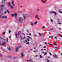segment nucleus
<instances>
[{"label": "nucleus", "mask_w": 62, "mask_h": 62, "mask_svg": "<svg viewBox=\"0 0 62 62\" xmlns=\"http://www.w3.org/2000/svg\"><path fill=\"white\" fill-rule=\"evenodd\" d=\"M50 14H52V13H53V14H54L55 15V16H56L57 15V13L56 12H55L54 11H51L50 12Z\"/></svg>", "instance_id": "f257e3e1"}, {"label": "nucleus", "mask_w": 62, "mask_h": 62, "mask_svg": "<svg viewBox=\"0 0 62 62\" xmlns=\"http://www.w3.org/2000/svg\"><path fill=\"white\" fill-rule=\"evenodd\" d=\"M0 18L1 19H7L8 17L7 16H0Z\"/></svg>", "instance_id": "f03ea898"}, {"label": "nucleus", "mask_w": 62, "mask_h": 62, "mask_svg": "<svg viewBox=\"0 0 62 62\" xmlns=\"http://www.w3.org/2000/svg\"><path fill=\"white\" fill-rule=\"evenodd\" d=\"M19 23H23V19L22 17H21L20 18Z\"/></svg>", "instance_id": "7ed1b4c3"}, {"label": "nucleus", "mask_w": 62, "mask_h": 62, "mask_svg": "<svg viewBox=\"0 0 62 62\" xmlns=\"http://www.w3.org/2000/svg\"><path fill=\"white\" fill-rule=\"evenodd\" d=\"M21 57L22 58H23V56L24 55V54H23V53H21Z\"/></svg>", "instance_id": "20e7f679"}, {"label": "nucleus", "mask_w": 62, "mask_h": 62, "mask_svg": "<svg viewBox=\"0 0 62 62\" xmlns=\"http://www.w3.org/2000/svg\"><path fill=\"white\" fill-rule=\"evenodd\" d=\"M5 0H2V4H4L5 3Z\"/></svg>", "instance_id": "39448f33"}, {"label": "nucleus", "mask_w": 62, "mask_h": 62, "mask_svg": "<svg viewBox=\"0 0 62 62\" xmlns=\"http://www.w3.org/2000/svg\"><path fill=\"white\" fill-rule=\"evenodd\" d=\"M8 6H9V7H10L11 5H10V3L9 2H8V4H7Z\"/></svg>", "instance_id": "423d86ee"}, {"label": "nucleus", "mask_w": 62, "mask_h": 62, "mask_svg": "<svg viewBox=\"0 0 62 62\" xmlns=\"http://www.w3.org/2000/svg\"><path fill=\"white\" fill-rule=\"evenodd\" d=\"M53 57H55V58H58V57H57V55H55V56L53 55Z\"/></svg>", "instance_id": "0eeeda50"}, {"label": "nucleus", "mask_w": 62, "mask_h": 62, "mask_svg": "<svg viewBox=\"0 0 62 62\" xmlns=\"http://www.w3.org/2000/svg\"><path fill=\"white\" fill-rule=\"evenodd\" d=\"M7 44L6 42H3L2 43V45H6Z\"/></svg>", "instance_id": "6e6552de"}, {"label": "nucleus", "mask_w": 62, "mask_h": 62, "mask_svg": "<svg viewBox=\"0 0 62 62\" xmlns=\"http://www.w3.org/2000/svg\"><path fill=\"white\" fill-rule=\"evenodd\" d=\"M8 49L9 51H11V49H10V47H8Z\"/></svg>", "instance_id": "1a4fd4ad"}, {"label": "nucleus", "mask_w": 62, "mask_h": 62, "mask_svg": "<svg viewBox=\"0 0 62 62\" xmlns=\"http://www.w3.org/2000/svg\"><path fill=\"white\" fill-rule=\"evenodd\" d=\"M18 47H16V52H18Z\"/></svg>", "instance_id": "9d476101"}, {"label": "nucleus", "mask_w": 62, "mask_h": 62, "mask_svg": "<svg viewBox=\"0 0 62 62\" xmlns=\"http://www.w3.org/2000/svg\"><path fill=\"white\" fill-rule=\"evenodd\" d=\"M21 31H20L18 32V33L17 34L18 35H19L18 36H19V35H20V34H21Z\"/></svg>", "instance_id": "9b49d317"}, {"label": "nucleus", "mask_w": 62, "mask_h": 62, "mask_svg": "<svg viewBox=\"0 0 62 62\" xmlns=\"http://www.w3.org/2000/svg\"><path fill=\"white\" fill-rule=\"evenodd\" d=\"M43 53L44 54V55H46V54H47V52H43Z\"/></svg>", "instance_id": "f8f14e48"}, {"label": "nucleus", "mask_w": 62, "mask_h": 62, "mask_svg": "<svg viewBox=\"0 0 62 62\" xmlns=\"http://www.w3.org/2000/svg\"><path fill=\"white\" fill-rule=\"evenodd\" d=\"M15 17L16 18V19H17V20H18V16H15Z\"/></svg>", "instance_id": "ddd939ff"}, {"label": "nucleus", "mask_w": 62, "mask_h": 62, "mask_svg": "<svg viewBox=\"0 0 62 62\" xmlns=\"http://www.w3.org/2000/svg\"><path fill=\"white\" fill-rule=\"evenodd\" d=\"M10 7H11V9H13V6L12 5H11Z\"/></svg>", "instance_id": "4468645a"}, {"label": "nucleus", "mask_w": 62, "mask_h": 62, "mask_svg": "<svg viewBox=\"0 0 62 62\" xmlns=\"http://www.w3.org/2000/svg\"><path fill=\"white\" fill-rule=\"evenodd\" d=\"M14 15H15V16H17L18 15L17 14V13H15L14 14Z\"/></svg>", "instance_id": "2eb2a0df"}, {"label": "nucleus", "mask_w": 62, "mask_h": 62, "mask_svg": "<svg viewBox=\"0 0 62 62\" xmlns=\"http://www.w3.org/2000/svg\"><path fill=\"white\" fill-rule=\"evenodd\" d=\"M23 20H24L26 18V16H23Z\"/></svg>", "instance_id": "dca6fc26"}, {"label": "nucleus", "mask_w": 62, "mask_h": 62, "mask_svg": "<svg viewBox=\"0 0 62 62\" xmlns=\"http://www.w3.org/2000/svg\"><path fill=\"white\" fill-rule=\"evenodd\" d=\"M23 35H24V38H23V39H25V35H24V33H23Z\"/></svg>", "instance_id": "f3484780"}, {"label": "nucleus", "mask_w": 62, "mask_h": 62, "mask_svg": "<svg viewBox=\"0 0 62 62\" xmlns=\"http://www.w3.org/2000/svg\"><path fill=\"white\" fill-rule=\"evenodd\" d=\"M14 1H12V4H13V6H14V5H15V4H14L13 3H14Z\"/></svg>", "instance_id": "a211bd4d"}, {"label": "nucleus", "mask_w": 62, "mask_h": 62, "mask_svg": "<svg viewBox=\"0 0 62 62\" xmlns=\"http://www.w3.org/2000/svg\"><path fill=\"white\" fill-rule=\"evenodd\" d=\"M43 58V57H42V56L41 55H40V58Z\"/></svg>", "instance_id": "6ab92c4d"}, {"label": "nucleus", "mask_w": 62, "mask_h": 62, "mask_svg": "<svg viewBox=\"0 0 62 62\" xmlns=\"http://www.w3.org/2000/svg\"><path fill=\"white\" fill-rule=\"evenodd\" d=\"M31 25H32V26H33V25H34L33 24V22H31Z\"/></svg>", "instance_id": "aec40b11"}, {"label": "nucleus", "mask_w": 62, "mask_h": 62, "mask_svg": "<svg viewBox=\"0 0 62 62\" xmlns=\"http://www.w3.org/2000/svg\"><path fill=\"white\" fill-rule=\"evenodd\" d=\"M15 35L16 37V39H18V37H17V34L16 33H15Z\"/></svg>", "instance_id": "412c9836"}, {"label": "nucleus", "mask_w": 62, "mask_h": 62, "mask_svg": "<svg viewBox=\"0 0 62 62\" xmlns=\"http://www.w3.org/2000/svg\"><path fill=\"white\" fill-rule=\"evenodd\" d=\"M42 3H46V1H42Z\"/></svg>", "instance_id": "4be33fe9"}, {"label": "nucleus", "mask_w": 62, "mask_h": 62, "mask_svg": "<svg viewBox=\"0 0 62 62\" xmlns=\"http://www.w3.org/2000/svg\"><path fill=\"white\" fill-rule=\"evenodd\" d=\"M59 12L60 13H62V11H60V10H59Z\"/></svg>", "instance_id": "5701e85b"}, {"label": "nucleus", "mask_w": 62, "mask_h": 62, "mask_svg": "<svg viewBox=\"0 0 62 62\" xmlns=\"http://www.w3.org/2000/svg\"><path fill=\"white\" fill-rule=\"evenodd\" d=\"M18 49L19 48H21V46H18Z\"/></svg>", "instance_id": "b1692460"}, {"label": "nucleus", "mask_w": 62, "mask_h": 62, "mask_svg": "<svg viewBox=\"0 0 62 62\" xmlns=\"http://www.w3.org/2000/svg\"><path fill=\"white\" fill-rule=\"evenodd\" d=\"M8 58H12V57L11 56H8Z\"/></svg>", "instance_id": "393cba45"}, {"label": "nucleus", "mask_w": 62, "mask_h": 62, "mask_svg": "<svg viewBox=\"0 0 62 62\" xmlns=\"http://www.w3.org/2000/svg\"><path fill=\"white\" fill-rule=\"evenodd\" d=\"M38 17H39V16H35V18H38Z\"/></svg>", "instance_id": "a878e982"}, {"label": "nucleus", "mask_w": 62, "mask_h": 62, "mask_svg": "<svg viewBox=\"0 0 62 62\" xmlns=\"http://www.w3.org/2000/svg\"><path fill=\"white\" fill-rule=\"evenodd\" d=\"M36 11H37L38 12L39 11V9H37L36 10Z\"/></svg>", "instance_id": "bb28decb"}, {"label": "nucleus", "mask_w": 62, "mask_h": 62, "mask_svg": "<svg viewBox=\"0 0 62 62\" xmlns=\"http://www.w3.org/2000/svg\"><path fill=\"white\" fill-rule=\"evenodd\" d=\"M58 22L59 23V24H61V23H60V22H59V21H58Z\"/></svg>", "instance_id": "cd10ccee"}, {"label": "nucleus", "mask_w": 62, "mask_h": 62, "mask_svg": "<svg viewBox=\"0 0 62 62\" xmlns=\"http://www.w3.org/2000/svg\"><path fill=\"white\" fill-rule=\"evenodd\" d=\"M25 41L26 42H27V40H25V41H24V43H25Z\"/></svg>", "instance_id": "c85d7f7f"}, {"label": "nucleus", "mask_w": 62, "mask_h": 62, "mask_svg": "<svg viewBox=\"0 0 62 62\" xmlns=\"http://www.w3.org/2000/svg\"><path fill=\"white\" fill-rule=\"evenodd\" d=\"M34 52H38V50H35V51H34Z\"/></svg>", "instance_id": "c756f323"}, {"label": "nucleus", "mask_w": 62, "mask_h": 62, "mask_svg": "<svg viewBox=\"0 0 62 62\" xmlns=\"http://www.w3.org/2000/svg\"><path fill=\"white\" fill-rule=\"evenodd\" d=\"M50 21H51V22H52V23H53V20L52 19H51L50 20Z\"/></svg>", "instance_id": "7c9ffc66"}, {"label": "nucleus", "mask_w": 62, "mask_h": 62, "mask_svg": "<svg viewBox=\"0 0 62 62\" xmlns=\"http://www.w3.org/2000/svg\"><path fill=\"white\" fill-rule=\"evenodd\" d=\"M37 23V22L36 21L35 22L34 24H36Z\"/></svg>", "instance_id": "2f4dec72"}, {"label": "nucleus", "mask_w": 62, "mask_h": 62, "mask_svg": "<svg viewBox=\"0 0 62 62\" xmlns=\"http://www.w3.org/2000/svg\"><path fill=\"white\" fill-rule=\"evenodd\" d=\"M60 37H62V36L61 35V34H59Z\"/></svg>", "instance_id": "473e14b6"}, {"label": "nucleus", "mask_w": 62, "mask_h": 62, "mask_svg": "<svg viewBox=\"0 0 62 62\" xmlns=\"http://www.w3.org/2000/svg\"><path fill=\"white\" fill-rule=\"evenodd\" d=\"M3 9L2 8H1V11H3Z\"/></svg>", "instance_id": "72a5a7b5"}, {"label": "nucleus", "mask_w": 62, "mask_h": 62, "mask_svg": "<svg viewBox=\"0 0 62 62\" xmlns=\"http://www.w3.org/2000/svg\"><path fill=\"white\" fill-rule=\"evenodd\" d=\"M6 11H7V12L8 13H9V12L8 10H6Z\"/></svg>", "instance_id": "f704fd0d"}, {"label": "nucleus", "mask_w": 62, "mask_h": 62, "mask_svg": "<svg viewBox=\"0 0 62 62\" xmlns=\"http://www.w3.org/2000/svg\"><path fill=\"white\" fill-rule=\"evenodd\" d=\"M29 62V61H30V60H26V62Z\"/></svg>", "instance_id": "c9c22d12"}, {"label": "nucleus", "mask_w": 62, "mask_h": 62, "mask_svg": "<svg viewBox=\"0 0 62 62\" xmlns=\"http://www.w3.org/2000/svg\"><path fill=\"white\" fill-rule=\"evenodd\" d=\"M38 55H36L34 56V57H38Z\"/></svg>", "instance_id": "e433bc0d"}, {"label": "nucleus", "mask_w": 62, "mask_h": 62, "mask_svg": "<svg viewBox=\"0 0 62 62\" xmlns=\"http://www.w3.org/2000/svg\"><path fill=\"white\" fill-rule=\"evenodd\" d=\"M17 58V57H13V59H15L16 58Z\"/></svg>", "instance_id": "4c0bfd02"}, {"label": "nucleus", "mask_w": 62, "mask_h": 62, "mask_svg": "<svg viewBox=\"0 0 62 62\" xmlns=\"http://www.w3.org/2000/svg\"><path fill=\"white\" fill-rule=\"evenodd\" d=\"M39 36H41V34L40 33H39Z\"/></svg>", "instance_id": "58836bf2"}, {"label": "nucleus", "mask_w": 62, "mask_h": 62, "mask_svg": "<svg viewBox=\"0 0 62 62\" xmlns=\"http://www.w3.org/2000/svg\"><path fill=\"white\" fill-rule=\"evenodd\" d=\"M7 42H8V38H7Z\"/></svg>", "instance_id": "ea45409f"}, {"label": "nucleus", "mask_w": 62, "mask_h": 62, "mask_svg": "<svg viewBox=\"0 0 62 62\" xmlns=\"http://www.w3.org/2000/svg\"><path fill=\"white\" fill-rule=\"evenodd\" d=\"M23 16H25V15H27V14H23Z\"/></svg>", "instance_id": "a19ab883"}, {"label": "nucleus", "mask_w": 62, "mask_h": 62, "mask_svg": "<svg viewBox=\"0 0 62 62\" xmlns=\"http://www.w3.org/2000/svg\"><path fill=\"white\" fill-rule=\"evenodd\" d=\"M3 35H5V32H3Z\"/></svg>", "instance_id": "79ce46f5"}, {"label": "nucleus", "mask_w": 62, "mask_h": 62, "mask_svg": "<svg viewBox=\"0 0 62 62\" xmlns=\"http://www.w3.org/2000/svg\"><path fill=\"white\" fill-rule=\"evenodd\" d=\"M42 28H43V29H44L45 28V27L43 26L42 27Z\"/></svg>", "instance_id": "37998d69"}, {"label": "nucleus", "mask_w": 62, "mask_h": 62, "mask_svg": "<svg viewBox=\"0 0 62 62\" xmlns=\"http://www.w3.org/2000/svg\"><path fill=\"white\" fill-rule=\"evenodd\" d=\"M2 45V43H0V45Z\"/></svg>", "instance_id": "c03bdc74"}, {"label": "nucleus", "mask_w": 62, "mask_h": 62, "mask_svg": "<svg viewBox=\"0 0 62 62\" xmlns=\"http://www.w3.org/2000/svg\"><path fill=\"white\" fill-rule=\"evenodd\" d=\"M3 6H4V5H1L0 6V7H3Z\"/></svg>", "instance_id": "a18cd8bd"}, {"label": "nucleus", "mask_w": 62, "mask_h": 62, "mask_svg": "<svg viewBox=\"0 0 62 62\" xmlns=\"http://www.w3.org/2000/svg\"><path fill=\"white\" fill-rule=\"evenodd\" d=\"M56 44H57L55 43L54 44V45H56Z\"/></svg>", "instance_id": "49530a36"}, {"label": "nucleus", "mask_w": 62, "mask_h": 62, "mask_svg": "<svg viewBox=\"0 0 62 62\" xmlns=\"http://www.w3.org/2000/svg\"><path fill=\"white\" fill-rule=\"evenodd\" d=\"M52 38V36H50L49 37V38Z\"/></svg>", "instance_id": "de8ad7c7"}, {"label": "nucleus", "mask_w": 62, "mask_h": 62, "mask_svg": "<svg viewBox=\"0 0 62 62\" xmlns=\"http://www.w3.org/2000/svg\"><path fill=\"white\" fill-rule=\"evenodd\" d=\"M9 33H11V31H9Z\"/></svg>", "instance_id": "09e8293b"}, {"label": "nucleus", "mask_w": 62, "mask_h": 62, "mask_svg": "<svg viewBox=\"0 0 62 62\" xmlns=\"http://www.w3.org/2000/svg\"><path fill=\"white\" fill-rule=\"evenodd\" d=\"M54 38H55V39H57V37H54Z\"/></svg>", "instance_id": "8fccbe9b"}, {"label": "nucleus", "mask_w": 62, "mask_h": 62, "mask_svg": "<svg viewBox=\"0 0 62 62\" xmlns=\"http://www.w3.org/2000/svg\"><path fill=\"white\" fill-rule=\"evenodd\" d=\"M45 44H47V43L46 42H45Z\"/></svg>", "instance_id": "3c124183"}, {"label": "nucleus", "mask_w": 62, "mask_h": 62, "mask_svg": "<svg viewBox=\"0 0 62 62\" xmlns=\"http://www.w3.org/2000/svg\"><path fill=\"white\" fill-rule=\"evenodd\" d=\"M9 39H11V36H10L9 37Z\"/></svg>", "instance_id": "603ef678"}, {"label": "nucleus", "mask_w": 62, "mask_h": 62, "mask_svg": "<svg viewBox=\"0 0 62 62\" xmlns=\"http://www.w3.org/2000/svg\"><path fill=\"white\" fill-rule=\"evenodd\" d=\"M49 54L50 55H52V54H51L50 53H49Z\"/></svg>", "instance_id": "864d4df0"}, {"label": "nucleus", "mask_w": 62, "mask_h": 62, "mask_svg": "<svg viewBox=\"0 0 62 62\" xmlns=\"http://www.w3.org/2000/svg\"><path fill=\"white\" fill-rule=\"evenodd\" d=\"M54 48H56V49H57V47H55Z\"/></svg>", "instance_id": "5fc2aeb1"}, {"label": "nucleus", "mask_w": 62, "mask_h": 62, "mask_svg": "<svg viewBox=\"0 0 62 62\" xmlns=\"http://www.w3.org/2000/svg\"><path fill=\"white\" fill-rule=\"evenodd\" d=\"M21 39L22 40L23 39V37H21Z\"/></svg>", "instance_id": "6e6d98bb"}, {"label": "nucleus", "mask_w": 62, "mask_h": 62, "mask_svg": "<svg viewBox=\"0 0 62 62\" xmlns=\"http://www.w3.org/2000/svg\"><path fill=\"white\" fill-rule=\"evenodd\" d=\"M27 39L28 40V41H29V39Z\"/></svg>", "instance_id": "4d7b16f0"}, {"label": "nucleus", "mask_w": 62, "mask_h": 62, "mask_svg": "<svg viewBox=\"0 0 62 62\" xmlns=\"http://www.w3.org/2000/svg\"><path fill=\"white\" fill-rule=\"evenodd\" d=\"M44 48H46V46H45L44 47Z\"/></svg>", "instance_id": "13d9d810"}, {"label": "nucleus", "mask_w": 62, "mask_h": 62, "mask_svg": "<svg viewBox=\"0 0 62 62\" xmlns=\"http://www.w3.org/2000/svg\"><path fill=\"white\" fill-rule=\"evenodd\" d=\"M28 38H31L30 36H28Z\"/></svg>", "instance_id": "bf43d9fd"}, {"label": "nucleus", "mask_w": 62, "mask_h": 62, "mask_svg": "<svg viewBox=\"0 0 62 62\" xmlns=\"http://www.w3.org/2000/svg\"><path fill=\"white\" fill-rule=\"evenodd\" d=\"M4 13H5V14H6V13H7V12H5Z\"/></svg>", "instance_id": "052dcab7"}, {"label": "nucleus", "mask_w": 62, "mask_h": 62, "mask_svg": "<svg viewBox=\"0 0 62 62\" xmlns=\"http://www.w3.org/2000/svg\"><path fill=\"white\" fill-rule=\"evenodd\" d=\"M21 12H20V11H18V13H21Z\"/></svg>", "instance_id": "680f3d73"}, {"label": "nucleus", "mask_w": 62, "mask_h": 62, "mask_svg": "<svg viewBox=\"0 0 62 62\" xmlns=\"http://www.w3.org/2000/svg\"><path fill=\"white\" fill-rule=\"evenodd\" d=\"M48 31H51L50 30H48Z\"/></svg>", "instance_id": "e2e57ef3"}, {"label": "nucleus", "mask_w": 62, "mask_h": 62, "mask_svg": "<svg viewBox=\"0 0 62 62\" xmlns=\"http://www.w3.org/2000/svg\"><path fill=\"white\" fill-rule=\"evenodd\" d=\"M26 44H29V42H28L26 43Z\"/></svg>", "instance_id": "0e129e2a"}, {"label": "nucleus", "mask_w": 62, "mask_h": 62, "mask_svg": "<svg viewBox=\"0 0 62 62\" xmlns=\"http://www.w3.org/2000/svg\"><path fill=\"white\" fill-rule=\"evenodd\" d=\"M11 15H12V16H14V14H12Z\"/></svg>", "instance_id": "69168bd1"}, {"label": "nucleus", "mask_w": 62, "mask_h": 62, "mask_svg": "<svg viewBox=\"0 0 62 62\" xmlns=\"http://www.w3.org/2000/svg\"><path fill=\"white\" fill-rule=\"evenodd\" d=\"M47 62H49V60H47Z\"/></svg>", "instance_id": "338daca9"}, {"label": "nucleus", "mask_w": 62, "mask_h": 62, "mask_svg": "<svg viewBox=\"0 0 62 62\" xmlns=\"http://www.w3.org/2000/svg\"><path fill=\"white\" fill-rule=\"evenodd\" d=\"M32 61L31 60V61H30L29 62H32Z\"/></svg>", "instance_id": "774afa93"}]
</instances>
